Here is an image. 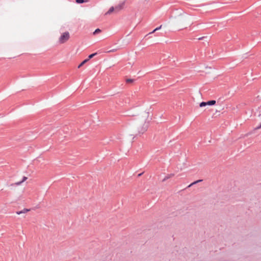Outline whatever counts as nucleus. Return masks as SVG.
<instances>
[{"mask_svg":"<svg viewBox=\"0 0 261 261\" xmlns=\"http://www.w3.org/2000/svg\"><path fill=\"white\" fill-rule=\"evenodd\" d=\"M88 61V59H86L84 60L79 66L78 68H80L82 67L84 64H85L86 63H87Z\"/></svg>","mask_w":261,"mask_h":261,"instance_id":"nucleus-9","label":"nucleus"},{"mask_svg":"<svg viewBox=\"0 0 261 261\" xmlns=\"http://www.w3.org/2000/svg\"><path fill=\"white\" fill-rule=\"evenodd\" d=\"M27 179V177L25 176H23L22 180L19 181H17V186L20 185L22 182L25 181Z\"/></svg>","mask_w":261,"mask_h":261,"instance_id":"nucleus-8","label":"nucleus"},{"mask_svg":"<svg viewBox=\"0 0 261 261\" xmlns=\"http://www.w3.org/2000/svg\"><path fill=\"white\" fill-rule=\"evenodd\" d=\"M114 10H115V8L114 7H111L110 9L109 10V11L106 13V14H111L112 12H113Z\"/></svg>","mask_w":261,"mask_h":261,"instance_id":"nucleus-7","label":"nucleus"},{"mask_svg":"<svg viewBox=\"0 0 261 261\" xmlns=\"http://www.w3.org/2000/svg\"><path fill=\"white\" fill-rule=\"evenodd\" d=\"M101 30L99 29H96L95 31L93 32V35H96L99 33H100Z\"/></svg>","mask_w":261,"mask_h":261,"instance_id":"nucleus-12","label":"nucleus"},{"mask_svg":"<svg viewBox=\"0 0 261 261\" xmlns=\"http://www.w3.org/2000/svg\"><path fill=\"white\" fill-rule=\"evenodd\" d=\"M206 106H207V104H206V102H205V101H202V102H200L199 104L200 107H203Z\"/></svg>","mask_w":261,"mask_h":261,"instance_id":"nucleus-11","label":"nucleus"},{"mask_svg":"<svg viewBox=\"0 0 261 261\" xmlns=\"http://www.w3.org/2000/svg\"><path fill=\"white\" fill-rule=\"evenodd\" d=\"M156 31H154V29L152 32H150V33L148 34V35H149V34H152V33H154V32H155Z\"/></svg>","mask_w":261,"mask_h":261,"instance_id":"nucleus-18","label":"nucleus"},{"mask_svg":"<svg viewBox=\"0 0 261 261\" xmlns=\"http://www.w3.org/2000/svg\"><path fill=\"white\" fill-rule=\"evenodd\" d=\"M30 211V209L28 208H23L22 211H17V215H20L21 214H24Z\"/></svg>","mask_w":261,"mask_h":261,"instance_id":"nucleus-4","label":"nucleus"},{"mask_svg":"<svg viewBox=\"0 0 261 261\" xmlns=\"http://www.w3.org/2000/svg\"><path fill=\"white\" fill-rule=\"evenodd\" d=\"M96 55H97V53H93L91 55H90L88 56V58H87L88 60L89 61L90 59H92L93 57H94Z\"/></svg>","mask_w":261,"mask_h":261,"instance_id":"nucleus-10","label":"nucleus"},{"mask_svg":"<svg viewBox=\"0 0 261 261\" xmlns=\"http://www.w3.org/2000/svg\"><path fill=\"white\" fill-rule=\"evenodd\" d=\"M162 25H161L160 27H158V28H155V29H154V31H158V30H160V29L162 28Z\"/></svg>","mask_w":261,"mask_h":261,"instance_id":"nucleus-17","label":"nucleus"},{"mask_svg":"<svg viewBox=\"0 0 261 261\" xmlns=\"http://www.w3.org/2000/svg\"><path fill=\"white\" fill-rule=\"evenodd\" d=\"M136 127L138 129L137 133H135L134 134L132 135V136H134L133 139H134L136 136L141 135L144 133L147 129L148 124L144 121H142V122H138L136 123Z\"/></svg>","mask_w":261,"mask_h":261,"instance_id":"nucleus-1","label":"nucleus"},{"mask_svg":"<svg viewBox=\"0 0 261 261\" xmlns=\"http://www.w3.org/2000/svg\"><path fill=\"white\" fill-rule=\"evenodd\" d=\"M70 37V35L68 32L63 33L60 36L59 39L60 43L62 44L66 42Z\"/></svg>","mask_w":261,"mask_h":261,"instance_id":"nucleus-2","label":"nucleus"},{"mask_svg":"<svg viewBox=\"0 0 261 261\" xmlns=\"http://www.w3.org/2000/svg\"><path fill=\"white\" fill-rule=\"evenodd\" d=\"M75 2L77 4H82L84 3L85 1V0H75Z\"/></svg>","mask_w":261,"mask_h":261,"instance_id":"nucleus-15","label":"nucleus"},{"mask_svg":"<svg viewBox=\"0 0 261 261\" xmlns=\"http://www.w3.org/2000/svg\"><path fill=\"white\" fill-rule=\"evenodd\" d=\"M260 128H261V123H260L259 125H258L257 126H256V127L255 128V129H256V130H257V129H260Z\"/></svg>","mask_w":261,"mask_h":261,"instance_id":"nucleus-16","label":"nucleus"},{"mask_svg":"<svg viewBox=\"0 0 261 261\" xmlns=\"http://www.w3.org/2000/svg\"><path fill=\"white\" fill-rule=\"evenodd\" d=\"M134 82V80L133 79H127L126 80V82L127 83H133Z\"/></svg>","mask_w":261,"mask_h":261,"instance_id":"nucleus-14","label":"nucleus"},{"mask_svg":"<svg viewBox=\"0 0 261 261\" xmlns=\"http://www.w3.org/2000/svg\"><path fill=\"white\" fill-rule=\"evenodd\" d=\"M174 174H171L170 175H168L167 176H165V177L164 178V179L163 180V181H165L166 180H167V179L169 178L170 177L173 176Z\"/></svg>","mask_w":261,"mask_h":261,"instance_id":"nucleus-13","label":"nucleus"},{"mask_svg":"<svg viewBox=\"0 0 261 261\" xmlns=\"http://www.w3.org/2000/svg\"><path fill=\"white\" fill-rule=\"evenodd\" d=\"M202 181V179H199V180H196V181H195L193 182L192 183H191L190 185H189L188 186V187H191V186H192L193 185H195V184H197V183H198V182H201V181Z\"/></svg>","mask_w":261,"mask_h":261,"instance_id":"nucleus-6","label":"nucleus"},{"mask_svg":"<svg viewBox=\"0 0 261 261\" xmlns=\"http://www.w3.org/2000/svg\"><path fill=\"white\" fill-rule=\"evenodd\" d=\"M216 100H209L208 101H206V104H207V106H213L214 105L216 104Z\"/></svg>","mask_w":261,"mask_h":261,"instance_id":"nucleus-5","label":"nucleus"},{"mask_svg":"<svg viewBox=\"0 0 261 261\" xmlns=\"http://www.w3.org/2000/svg\"><path fill=\"white\" fill-rule=\"evenodd\" d=\"M142 174V173H140L138 176H141V175Z\"/></svg>","mask_w":261,"mask_h":261,"instance_id":"nucleus-19","label":"nucleus"},{"mask_svg":"<svg viewBox=\"0 0 261 261\" xmlns=\"http://www.w3.org/2000/svg\"><path fill=\"white\" fill-rule=\"evenodd\" d=\"M125 1H124L122 2V3H121L120 4H119L118 5L116 6L115 7V10L116 11H119L121 10V9H122L125 5Z\"/></svg>","mask_w":261,"mask_h":261,"instance_id":"nucleus-3","label":"nucleus"}]
</instances>
